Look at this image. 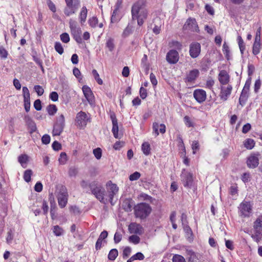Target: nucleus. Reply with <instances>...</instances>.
<instances>
[{
  "mask_svg": "<svg viewBox=\"0 0 262 262\" xmlns=\"http://www.w3.org/2000/svg\"><path fill=\"white\" fill-rule=\"evenodd\" d=\"M76 121L79 126L85 127L88 123L91 121L90 115H88L85 112L80 111L77 114Z\"/></svg>",
  "mask_w": 262,
  "mask_h": 262,
  "instance_id": "obj_5",
  "label": "nucleus"
},
{
  "mask_svg": "<svg viewBox=\"0 0 262 262\" xmlns=\"http://www.w3.org/2000/svg\"><path fill=\"white\" fill-rule=\"evenodd\" d=\"M223 52L226 59L229 60L230 59V51L229 46L226 42L223 45Z\"/></svg>",
  "mask_w": 262,
  "mask_h": 262,
  "instance_id": "obj_37",
  "label": "nucleus"
},
{
  "mask_svg": "<svg viewBox=\"0 0 262 262\" xmlns=\"http://www.w3.org/2000/svg\"><path fill=\"white\" fill-rule=\"evenodd\" d=\"M230 77L225 70H222L219 74V80L222 85H226L229 81Z\"/></svg>",
  "mask_w": 262,
  "mask_h": 262,
  "instance_id": "obj_22",
  "label": "nucleus"
},
{
  "mask_svg": "<svg viewBox=\"0 0 262 262\" xmlns=\"http://www.w3.org/2000/svg\"><path fill=\"white\" fill-rule=\"evenodd\" d=\"M47 111L49 115L53 116L56 113L57 107L55 104H49L47 107Z\"/></svg>",
  "mask_w": 262,
  "mask_h": 262,
  "instance_id": "obj_33",
  "label": "nucleus"
},
{
  "mask_svg": "<svg viewBox=\"0 0 262 262\" xmlns=\"http://www.w3.org/2000/svg\"><path fill=\"white\" fill-rule=\"evenodd\" d=\"M179 54L176 50H170L166 54V60L170 64L177 63L179 60Z\"/></svg>",
  "mask_w": 262,
  "mask_h": 262,
  "instance_id": "obj_10",
  "label": "nucleus"
},
{
  "mask_svg": "<svg viewBox=\"0 0 262 262\" xmlns=\"http://www.w3.org/2000/svg\"><path fill=\"white\" fill-rule=\"evenodd\" d=\"M66 6L64 8L63 12L66 16H70L76 13L78 8L79 0H64Z\"/></svg>",
  "mask_w": 262,
  "mask_h": 262,
  "instance_id": "obj_2",
  "label": "nucleus"
},
{
  "mask_svg": "<svg viewBox=\"0 0 262 262\" xmlns=\"http://www.w3.org/2000/svg\"><path fill=\"white\" fill-rule=\"evenodd\" d=\"M59 162L61 164H65L67 161V156L66 152H62L60 155V158L58 159Z\"/></svg>",
  "mask_w": 262,
  "mask_h": 262,
  "instance_id": "obj_56",
  "label": "nucleus"
},
{
  "mask_svg": "<svg viewBox=\"0 0 262 262\" xmlns=\"http://www.w3.org/2000/svg\"><path fill=\"white\" fill-rule=\"evenodd\" d=\"M241 212L245 217H249L252 210V207L249 202L242 203L240 204Z\"/></svg>",
  "mask_w": 262,
  "mask_h": 262,
  "instance_id": "obj_19",
  "label": "nucleus"
},
{
  "mask_svg": "<svg viewBox=\"0 0 262 262\" xmlns=\"http://www.w3.org/2000/svg\"><path fill=\"white\" fill-rule=\"evenodd\" d=\"M110 118L112 122L113 127H112V133L113 134L114 137L116 139L120 138L119 137L118 135V120L116 118V115L114 112H112L110 113Z\"/></svg>",
  "mask_w": 262,
  "mask_h": 262,
  "instance_id": "obj_15",
  "label": "nucleus"
},
{
  "mask_svg": "<svg viewBox=\"0 0 262 262\" xmlns=\"http://www.w3.org/2000/svg\"><path fill=\"white\" fill-rule=\"evenodd\" d=\"M53 232L56 236H60L63 234V229L58 225H55L53 227Z\"/></svg>",
  "mask_w": 262,
  "mask_h": 262,
  "instance_id": "obj_30",
  "label": "nucleus"
},
{
  "mask_svg": "<svg viewBox=\"0 0 262 262\" xmlns=\"http://www.w3.org/2000/svg\"><path fill=\"white\" fill-rule=\"evenodd\" d=\"M259 154H253L249 156L247 160V166L250 168H255L257 167L259 164V159L258 156Z\"/></svg>",
  "mask_w": 262,
  "mask_h": 262,
  "instance_id": "obj_16",
  "label": "nucleus"
},
{
  "mask_svg": "<svg viewBox=\"0 0 262 262\" xmlns=\"http://www.w3.org/2000/svg\"><path fill=\"white\" fill-rule=\"evenodd\" d=\"M237 42H238V46L239 48L241 53L243 55L244 54V51L245 50V48H246L245 45L244 44V42L241 36H237Z\"/></svg>",
  "mask_w": 262,
  "mask_h": 262,
  "instance_id": "obj_38",
  "label": "nucleus"
},
{
  "mask_svg": "<svg viewBox=\"0 0 262 262\" xmlns=\"http://www.w3.org/2000/svg\"><path fill=\"white\" fill-rule=\"evenodd\" d=\"M105 46L110 52H112L115 49L114 39L111 37L108 38L106 40Z\"/></svg>",
  "mask_w": 262,
  "mask_h": 262,
  "instance_id": "obj_36",
  "label": "nucleus"
},
{
  "mask_svg": "<svg viewBox=\"0 0 262 262\" xmlns=\"http://www.w3.org/2000/svg\"><path fill=\"white\" fill-rule=\"evenodd\" d=\"M118 255V251L117 249H111L108 254V259L110 260H114Z\"/></svg>",
  "mask_w": 262,
  "mask_h": 262,
  "instance_id": "obj_35",
  "label": "nucleus"
},
{
  "mask_svg": "<svg viewBox=\"0 0 262 262\" xmlns=\"http://www.w3.org/2000/svg\"><path fill=\"white\" fill-rule=\"evenodd\" d=\"M47 3L49 9L53 13H55L56 11V8L53 2L51 0H47Z\"/></svg>",
  "mask_w": 262,
  "mask_h": 262,
  "instance_id": "obj_60",
  "label": "nucleus"
},
{
  "mask_svg": "<svg viewBox=\"0 0 262 262\" xmlns=\"http://www.w3.org/2000/svg\"><path fill=\"white\" fill-rule=\"evenodd\" d=\"M251 84V78L249 77L246 81L245 85L242 91V92L246 93L249 94L250 90V86Z\"/></svg>",
  "mask_w": 262,
  "mask_h": 262,
  "instance_id": "obj_53",
  "label": "nucleus"
},
{
  "mask_svg": "<svg viewBox=\"0 0 262 262\" xmlns=\"http://www.w3.org/2000/svg\"><path fill=\"white\" fill-rule=\"evenodd\" d=\"M254 230H259L262 231V215L259 216L253 223Z\"/></svg>",
  "mask_w": 262,
  "mask_h": 262,
  "instance_id": "obj_27",
  "label": "nucleus"
},
{
  "mask_svg": "<svg viewBox=\"0 0 262 262\" xmlns=\"http://www.w3.org/2000/svg\"><path fill=\"white\" fill-rule=\"evenodd\" d=\"M181 180L183 186L187 188H192L194 187L193 176L192 173L183 170L181 175Z\"/></svg>",
  "mask_w": 262,
  "mask_h": 262,
  "instance_id": "obj_4",
  "label": "nucleus"
},
{
  "mask_svg": "<svg viewBox=\"0 0 262 262\" xmlns=\"http://www.w3.org/2000/svg\"><path fill=\"white\" fill-rule=\"evenodd\" d=\"M193 97L198 103H201L206 99V93L202 89H196L193 92Z\"/></svg>",
  "mask_w": 262,
  "mask_h": 262,
  "instance_id": "obj_17",
  "label": "nucleus"
},
{
  "mask_svg": "<svg viewBox=\"0 0 262 262\" xmlns=\"http://www.w3.org/2000/svg\"><path fill=\"white\" fill-rule=\"evenodd\" d=\"M134 210L135 217L143 220L146 219L149 215L152 208L149 204L142 202L135 205Z\"/></svg>",
  "mask_w": 262,
  "mask_h": 262,
  "instance_id": "obj_1",
  "label": "nucleus"
},
{
  "mask_svg": "<svg viewBox=\"0 0 262 262\" xmlns=\"http://www.w3.org/2000/svg\"><path fill=\"white\" fill-rule=\"evenodd\" d=\"M133 33V26H130L129 24H128L127 27L124 30L122 33V37L125 38L128 36Z\"/></svg>",
  "mask_w": 262,
  "mask_h": 262,
  "instance_id": "obj_40",
  "label": "nucleus"
},
{
  "mask_svg": "<svg viewBox=\"0 0 262 262\" xmlns=\"http://www.w3.org/2000/svg\"><path fill=\"white\" fill-rule=\"evenodd\" d=\"M24 99H30V94L27 86H23L22 89Z\"/></svg>",
  "mask_w": 262,
  "mask_h": 262,
  "instance_id": "obj_58",
  "label": "nucleus"
},
{
  "mask_svg": "<svg viewBox=\"0 0 262 262\" xmlns=\"http://www.w3.org/2000/svg\"><path fill=\"white\" fill-rule=\"evenodd\" d=\"M78 173V169L75 166H71L69 168L68 174L71 178L76 177Z\"/></svg>",
  "mask_w": 262,
  "mask_h": 262,
  "instance_id": "obj_39",
  "label": "nucleus"
},
{
  "mask_svg": "<svg viewBox=\"0 0 262 262\" xmlns=\"http://www.w3.org/2000/svg\"><path fill=\"white\" fill-rule=\"evenodd\" d=\"M183 31H190L199 33L200 30L194 18L189 17L183 27Z\"/></svg>",
  "mask_w": 262,
  "mask_h": 262,
  "instance_id": "obj_7",
  "label": "nucleus"
},
{
  "mask_svg": "<svg viewBox=\"0 0 262 262\" xmlns=\"http://www.w3.org/2000/svg\"><path fill=\"white\" fill-rule=\"evenodd\" d=\"M255 143L253 139H247L244 141V146L248 149H252L255 146Z\"/></svg>",
  "mask_w": 262,
  "mask_h": 262,
  "instance_id": "obj_32",
  "label": "nucleus"
},
{
  "mask_svg": "<svg viewBox=\"0 0 262 262\" xmlns=\"http://www.w3.org/2000/svg\"><path fill=\"white\" fill-rule=\"evenodd\" d=\"M105 193V189L102 185L100 186L92 194H93L95 198L100 201V202L104 203V195Z\"/></svg>",
  "mask_w": 262,
  "mask_h": 262,
  "instance_id": "obj_18",
  "label": "nucleus"
},
{
  "mask_svg": "<svg viewBox=\"0 0 262 262\" xmlns=\"http://www.w3.org/2000/svg\"><path fill=\"white\" fill-rule=\"evenodd\" d=\"M88 14V10L85 6H83L79 15V22L81 26L85 23Z\"/></svg>",
  "mask_w": 262,
  "mask_h": 262,
  "instance_id": "obj_24",
  "label": "nucleus"
},
{
  "mask_svg": "<svg viewBox=\"0 0 262 262\" xmlns=\"http://www.w3.org/2000/svg\"><path fill=\"white\" fill-rule=\"evenodd\" d=\"M51 208H50V214L52 220L55 219V214L56 212V206L54 201H50Z\"/></svg>",
  "mask_w": 262,
  "mask_h": 262,
  "instance_id": "obj_44",
  "label": "nucleus"
},
{
  "mask_svg": "<svg viewBox=\"0 0 262 262\" xmlns=\"http://www.w3.org/2000/svg\"><path fill=\"white\" fill-rule=\"evenodd\" d=\"M254 230V233L251 235V237L254 241L258 243L262 239V231L258 229Z\"/></svg>",
  "mask_w": 262,
  "mask_h": 262,
  "instance_id": "obj_29",
  "label": "nucleus"
},
{
  "mask_svg": "<svg viewBox=\"0 0 262 262\" xmlns=\"http://www.w3.org/2000/svg\"><path fill=\"white\" fill-rule=\"evenodd\" d=\"M33 106L34 108L37 111H39L42 108L41 101L40 99H36L33 104Z\"/></svg>",
  "mask_w": 262,
  "mask_h": 262,
  "instance_id": "obj_61",
  "label": "nucleus"
},
{
  "mask_svg": "<svg viewBox=\"0 0 262 262\" xmlns=\"http://www.w3.org/2000/svg\"><path fill=\"white\" fill-rule=\"evenodd\" d=\"M119 11V9L115 8L111 16V21L112 23H116L120 20L119 18L117 17V14Z\"/></svg>",
  "mask_w": 262,
  "mask_h": 262,
  "instance_id": "obj_49",
  "label": "nucleus"
},
{
  "mask_svg": "<svg viewBox=\"0 0 262 262\" xmlns=\"http://www.w3.org/2000/svg\"><path fill=\"white\" fill-rule=\"evenodd\" d=\"M147 55L144 54L141 59V66L143 68H144L146 70H148L149 67V64L147 62Z\"/></svg>",
  "mask_w": 262,
  "mask_h": 262,
  "instance_id": "obj_46",
  "label": "nucleus"
},
{
  "mask_svg": "<svg viewBox=\"0 0 262 262\" xmlns=\"http://www.w3.org/2000/svg\"><path fill=\"white\" fill-rule=\"evenodd\" d=\"M141 149L145 155H150L151 148L149 143L147 142H143L141 145Z\"/></svg>",
  "mask_w": 262,
  "mask_h": 262,
  "instance_id": "obj_26",
  "label": "nucleus"
},
{
  "mask_svg": "<svg viewBox=\"0 0 262 262\" xmlns=\"http://www.w3.org/2000/svg\"><path fill=\"white\" fill-rule=\"evenodd\" d=\"M51 141L50 136L48 134H45L41 138V142L43 144L47 145Z\"/></svg>",
  "mask_w": 262,
  "mask_h": 262,
  "instance_id": "obj_62",
  "label": "nucleus"
},
{
  "mask_svg": "<svg viewBox=\"0 0 262 262\" xmlns=\"http://www.w3.org/2000/svg\"><path fill=\"white\" fill-rule=\"evenodd\" d=\"M152 129L156 136L159 135V132L161 134H164L166 132V126L163 123L159 125L157 122H154L152 124Z\"/></svg>",
  "mask_w": 262,
  "mask_h": 262,
  "instance_id": "obj_21",
  "label": "nucleus"
},
{
  "mask_svg": "<svg viewBox=\"0 0 262 262\" xmlns=\"http://www.w3.org/2000/svg\"><path fill=\"white\" fill-rule=\"evenodd\" d=\"M54 48L55 51L60 55H61L64 52L63 48L60 42L56 41L54 45Z\"/></svg>",
  "mask_w": 262,
  "mask_h": 262,
  "instance_id": "obj_41",
  "label": "nucleus"
},
{
  "mask_svg": "<svg viewBox=\"0 0 262 262\" xmlns=\"http://www.w3.org/2000/svg\"><path fill=\"white\" fill-rule=\"evenodd\" d=\"M134 201L132 199H126L123 202V209L127 212H130L132 210V203Z\"/></svg>",
  "mask_w": 262,
  "mask_h": 262,
  "instance_id": "obj_25",
  "label": "nucleus"
},
{
  "mask_svg": "<svg viewBox=\"0 0 262 262\" xmlns=\"http://www.w3.org/2000/svg\"><path fill=\"white\" fill-rule=\"evenodd\" d=\"M65 126V119L63 114H61L56 119L53 125L52 135L53 136L60 135Z\"/></svg>",
  "mask_w": 262,
  "mask_h": 262,
  "instance_id": "obj_3",
  "label": "nucleus"
},
{
  "mask_svg": "<svg viewBox=\"0 0 262 262\" xmlns=\"http://www.w3.org/2000/svg\"><path fill=\"white\" fill-rule=\"evenodd\" d=\"M82 89L84 97L90 105L91 106H94L95 105V97L90 88L86 85H84L82 86Z\"/></svg>",
  "mask_w": 262,
  "mask_h": 262,
  "instance_id": "obj_12",
  "label": "nucleus"
},
{
  "mask_svg": "<svg viewBox=\"0 0 262 262\" xmlns=\"http://www.w3.org/2000/svg\"><path fill=\"white\" fill-rule=\"evenodd\" d=\"M186 253L188 257L189 262H196L198 259L195 253L192 250H187Z\"/></svg>",
  "mask_w": 262,
  "mask_h": 262,
  "instance_id": "obj_28",
  "label": "nucleus"
},
{
  "mask_svg": "<svg viewBox=\"0 0 262 262\" xmlns=\"http://www.w3.org/2000/svg\"><path fill=\"white\" fill-rule=\"evenodd\" d=\"M128 241L129 242L132 243L135 245H137L140 243V238L137 235H132L129 236Z\"/></svg>",
  "mask_w": 262,
  "mask_h": 262,
  "instance_id": "obj_51",
  "label": "nucleus"
},
{
  "mask_svg": "<svg viewBox=\"0 0 262 262\" xmlns=\"http://www.w3.org/2000/svg\"><path fill=\"white\" fill-rule=\"evenodd\" d=\"M143 5L144 2L143 0H139L133 5L131 13L132 17L133 20H135L136 18L139 17V14L142 10Z\"/></svg>",
  "mask_w": 262,
  "mask_h": 262,
  "instance_id": "obj_11",
  "label": "nucleus"
},
{
  "mask_svg": "<svg viewBox=\"0 0 262 262\" xmlns=\"http://www.w3.org/2000/svg\"><path fill=\"white\" fill-rule=\"evenodd\" d=\"M93 154L97 160H99L102 156V150L100 148L97 147L93 149Z\"/></svg>",
  "mask_w": 262,
  "mask_h": 262,
  "instance_id": "obj_54",
  "label": "nucleus"
},
{
  "mask_svg": "<svg viewBox=\"0 0 262 262\" xmlns=\"http://www.w3.org/2000/svg\"><path fill=\"white\" fill-rule=\"evenodd\" d=\"M172 262H186L184 257L179 254H174L172 258Z\"/></svg>",
  "mask_w": 262,
  "mask_h": 262,
  "instance_id": "obj_52",
  "label": "nucleus"
},
{
  "mask_svg": "<svg viewBox=\"0 0 262 262\" xmlns=\"http://www.w3.org/2000/svg\"><path fill=\"white\" fill-rule=\"evenodd\" d=\"M101 184L97 181H93L89 183V187L91 191V193H92L94 190L101 186Z\"/></svg>",
  "mask_w": 262,
  "mask_h": 262,
  "instance_id": "obj_42",
  "label": "nucleus"
},
{
  "mask_svg": "<svg viewBox=\"0 0 262 262\" xmlns=\"http://www.w3.org/2000/svg\"><path fill=\"white\" fill-rule=\"evenodd\" d=\"M92 74L96 80V81L97 82V83L100 84L102 85L103 84V81L99 77V75L98 73L97 72V70L95 69H93L92 70Z\"/></svg>",
  "mask_w": 262,
  "mask_h": 262,
  "instance_id": "obj_48",
  "label": "nucleus"
},
{
  "mask_svg": "<svg viewBox=\"0 0 262 262\" xmlns=\"http://www.w3.org/2000/svg\"><path fill=\"white\" fill-rule=\"evenodd\" d=\"M34 90L39 96L42 95L44 93L43 89L39 85H35L34 86Z\"/></svg>",
  "mask_w": 262,
  "mask_h": 262,
  "instance_id": "obj_55",
  "label": "nucleus"
},
{
  "mask_svg": "<svg viewBox=\"0 0 262 262\" xmlns=\"http://www.w3.org/2000/svg\"><path fill=\"white\" fill-rule=\"evenodd\" d=\"M139 94L140 97L142 99H145L147 96V90L146 89L144 88L143 86H141L140 89Z\"/></svg>",
  "mask_w": 262,
  "mask_h": 262,
  "instance_id": "obj_63",
  "label": "nucleus"
},
{
  "mask_svg": "<svg viewBox=\"0 0 262 262\" xmlns=\"http://www.w3.org/2000/svg\"><path fill=\"white\" fill-rule=\"evenodd\" d=\"M232 90V86L228 84L227 86H221L219 95L221 100L226 101L231 95Z\"/></svg>",
  "mask_w": 262,
  "mask_h": 262,
  "instance_id": "obj_13",
  "label": "nucleus"
},
{
  "mask_svg": "<svg viewBox=\"0 0 262 262\" xmlns=\"http://www.w3.org/2000/svg\"><path fill=\"white\" fill-rule=\"evenodd\" d=\"M140 177V173L138 171H135L129 176V179L130 181H136L138 180Z\"/></svg>",
  "mask_w": 262,
  "mask_h": 262,
  "instance_id": "obj_57",
  "label": "nucleus"
},
{
  "mask_svg": "<svg viewBox=\"0 0 262 262\" xmlns=\"http://www.w3.org/2000/svg\"><path fill=\"white\" fill-rule=\"evenodd\" d=\"M199 71L198 69H193L189 71L185 78V82L191 83L195 80L199 76Z\"/></svg>",
  "mask_w": 262,
  "mask_h": 262,
  "instance_id": "obj_20",
  "label": "nucleus"
},
{
  "mask_svg": "<svg viewBox=\"0 0 262 262\" xmlns=\"http://www.w3.org/2000/svg\"><path fill=\"white\" fill-rule=\"evenodd\" d=\"M71 32L73 38L77 43L80 44L83 42L82 39L81 38L82 31L80 28L72 30Z\"/></svg>",
  "mask_w": 262,
  "mask_h": 262,
  "instance_id": "obj_23",
  "label": "nucleus"
},
{
  "mask_svg": "<svg viewBox=\"0 0 262 262\" xmlns=\"http://www.w3.org/2000/svg\"><path fill=\"white\" fill-rule=\"evenodd\" d=\"M249 97V94L244 93V92H241V94L240 95L239 98V103L240 105H241L242 106H243L247 102L248 98Z\"/></svg>",
  "mask_w": 262,
  "mask_h": 262,
  "instance_id": "obj_31",
  "label": "nucleus"
},
{
  "mask_svg": "<svg viewBox=\"0 0 262 262\" xmlns=\"http://www.w3.org/2000/svg\"><path fill=\"white\" fill-rule=\"evenodd\" d=\"M60 40L64 43H68L70 41L69 35L67 33H63L60 35Z\"/></svg>",
  "mask_w": 262,
  "mask_h": 262,
  "instance_id": "obj_59",
  "label": "nucleus"
},
{
  "mask_svg": "<svg viewBox=\"0 0 262 262\" xmlns=\"http://www.w3.org/2000/svg\"><path fill=\"white\" fill-rule=\"evenodd\" d=\"M18 161L21 165L25 168L26 165L25 166L24 165H26L28 161V156L25 154L21 155L18 157Z\"/></svg>",
  "mask_w": 262,
  "mask_h": 262,
  "instance_id": "obj_34",
  "label": "nucleus"
},
{
  "mask_svg": "<svg viewBox=\"0 0 262 262\" xmlns=\"http://www.w3.org/2000/svg\"><path fill=\"white\" fill-rule=\"evenodd\" d=\"M88 23L92 28H95L98 25V19L96 16H93L89 19Z\"/></svg>",
  "mask_w": 262,
  "mask_h": 262,
  "instance_id": "obj_43",
  "label": "nucleus"
},
{
  "mask_svg": "<svg viewBox=\"0 0 262 262\" xmlns=\"http://www.w3.org/2000/svg\"><path fill=\"white\" fill-rule=\"evenodd\" d=\"M32 174V171L31 169H27L25 171L23 178L26 182H29L31 181V177Z\"/></svg>",
  "mask_w": 262,
  "mask_h": 262,
  "instance_id": "obj_45",
  "label": "nucleus"
},
{
  "mask_svg": "<svg viewBox=\"0 0 262 262\" xmlns=\"http://www.w3.org/2000/svg\"><path fill=\"white\" fill-rule=\"evenodd\" d=\"M201 51V44L196 41L191 42L189 45V55L192 58H196L199 56Z\"/></svg>",
  "mask_w": 262,
  "mask_h": 262,
  "instance_id": "obj_8",
  "label": "nucleus"
},
{
  "mask_svg": "<svg viewBox=\"0 0 262 262\" xmlns=\"http://www.w3.org/2000/svg\"><path fill=\"white\" fill-rule=\"evenodd\" d=\"M52 147L54 150L58 151L61 149L62 146L59 142L55 141L52 144Z\"/></svg>",
  "mask_w": 262,
  "mask_h": 262,
  "instance_id": "obj_64",
  "label": "nucleus"
},
{
  "mask_svg": "<svg viewBox=\"0 0 262 262\" xmlns=\"http://www.w3.org/2000/svg\"><path fill=\"white\" fill-rule=\"evenodd\" d=\"M58 203L61 208L66 207L68 203V194L65 186H62L57 195Z\"/></svg>",
  "mask_w": 262,
  "mask_h": 262,
  "instance_id": "obj_6",
  "label": "nucleus"
},
{
  "mask_svg": "<svg viewBox=\"0 0 262 262\" xmlns=\"http://www.w3.org/2000/svg\"><path fill=\"white\" fill-rule=\"evenodd\" d=\"M128 231L131 234L142 235L144 232V229L140 224L133 222L128 226Z\"/></svg>",
  "mask_w": 262,
  "mask_h": 262,
  "instance_id": "obj_14",
  "label": "nucleus"
},
{
  "mask_svg": "<svg viewBox=\"0 0 262 262\" xmlns=\"http://www.w3.org/2000/svg\"><path fill=\"white\" fill-rule=\"evenodd\" d=\"M24 120L30 134H32L37 130V128L36 123L29 115L26 114L24 115Z\"/></svg>",
  "mask_w": 262,
  "mask_h": 262,
  "instance_id": "obj_9",
  "label": "nucleus"
},
{
  "mask_svg": "<svg viewBox=\"0 0 262 262\" xmlns=\"http://www.w3.org/2000/svg\"><path fill=\"white\" fill-rule=\"evenodd\" d=\"M261 43H253L252 47V53L254 55H257L260 52Z\"/></svg>",
  "mask_w": 262,
  "mask_h": 262,
  "instance_id": "obj_47",
  "label": "nucleus"
},
{
  "mask_svg": "<svg viewBox=\"0 0 262 262\" xmlns=\"http://www.w3.org/2000/svg\"><path fill=\"white\" fill-rule=\"evenodd\" d=\"M184 121L186 126L188 127H194V124L191 120L190 118L188 116L184 117Z\"/></svg>",
  "mask_w": 262,
  "mask_h": 262,
  "instance_id": "obj_50",
  "label": "nucleus"
}]
</instances>
